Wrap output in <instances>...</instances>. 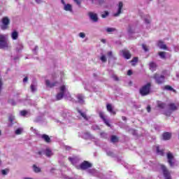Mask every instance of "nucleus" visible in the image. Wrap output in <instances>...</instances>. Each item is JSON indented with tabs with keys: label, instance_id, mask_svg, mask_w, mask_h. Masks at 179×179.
I'll list each match as a JSON object with an SVG mask.
<instances>
[{
	"label": "nucleus",
	"instance_id": "obj_27",
	"mask_svg": "<svg viewBox=\"0 0 179 179\" xmlns=\"http://www.w3.org/2000/svg\"><path fill=\"white\" fill-rule=\"evenodd\" d=\"M111 142H112L113 143H115L119 142V138H118V137L116 136L113 135V136H111Z\"/></svg>",
	"mask_w": 179,
	"mask_h": 179
},
{
	"label": "nucleus",
	"instance_id": "obj_56",
	"mask_svg": "<svg viewBox=\"0 0 179 179\" xmlns=\"http://www.w3.org/2000/svg\"><path fill=\"white\" fill-rule=\"evenodd\" d=\"M145 23L149 24V23H150V22L149 21V20H145Z\"/></svg>",
	"mask_w": 179,
	"mask_h": 179
},
{
	"label": "nucleus",
	"instance_id": "obj_26",
	"mask_svg": "<svg viewBox=\"0 0 179 179\" xmlns=\"http://www.w3.org/2000/svg\"><path fill=\"white\" fill-rule=\"evenodd\" d=\"M157 107L161 109H164V108L166 107V103L162 101H158Z\"/></svg>",
	"mask_w": 179,
	"mask_h": 179
},
{
	"label": "nucleus",
	"instance_id": "obj_16",
	"mask_svg": "<svg viewBox=\"0 0 179 179\" xmlns=\"http://www.w3.org/2000/svg\"><path fill=\"white\" fill-rule=\"evenodd\" d=\"M45 83L47 87H48L50 88H53L54 87H55L58 84V82H55V83H51L50 81H49V80H46L45 81Z\"/></svg>",
	"mask_w": 179,
	"mask_h": 179
},
{
	"label": "nucleus",
	"instance_id": "obj_7",
	"mask_svg": "<svg viewBox=\"0 0 179 179\" xmlns=\"http://www.w3.org/2000/svg\"><path fill=\"white\" fill-rule=\"evenodd\" d=\"M168 164H169L170 167L174 166V156L171 152H168L166 154Z\"/></svg>",
	"mask_w": 179,
	"mask_h": 179
},
{
	"label": "nucleus",
	"instance_id": "obj_47",
	"mask_svg": "<svg viewBox=\"0 0 179 179\" xmlns=\"http://www.w3.org/2000/svg\"><path fill=\"white\" fill-rule=\"evenodd\" d=\"M146 110H147V112L150 113V111H151V106H149V105L147 106Z\"/></svg>",
	"mask_w": 179,
	"mask_h": 179
},
{
	"label": "nucleus",
	"instance_id": "obj_29",
	"mask_svg": "<svg viewBox=\"0 0 179 179\" xmlns=\"http://www.w3.org/2000/svg\"><path fill=\"white\" fill-rule=\"evenodd\" d=\"M15 120V116L14 115H10L9 116V122L10 124L8 125V127H12L13 125V121Z\"/></svg>",
	"mask_w": 179,
	"mask_h": 179
},
{
	"label": "nucleus",
	"instance_id": "obj_46",
	"mask_svg": "<svg viewBox=\"0 0 179 179\" xmlns=\"http://www.w3.org/2000/svg\"><path fill=\"white\" fill-rule=\"evenodd\" d=\"M9 103L12 104V106H16V102L14 100H9Z\"/></svg>",
	"mask_w": 179,
	"mask_h": 179
},
{
	"label": "nucleus",
	"instance_id": "obj_57",
	"mask_svg": "<svg viewBox=\"0 0 179 179\" xmlns=\"http://www.w3.org/2000/svg\"><path fill=\"white\" fill-rule=\"evenodd\" d=\"M101 42L106 43V39H101Z\"/></svg>",
	"mask_w": 179,
	"mask_h": 179
},
{
	"label": "nucleus",
	"instance_id": "obj_60",
	"mask_svg": "<svg viewBox=\"0 0 179 179\" xmlns=\"http://www.w3.org/2000/svg\"><path fill=\"white\" fill-rule=\"evenodd\" d=\"M1 135V131L0 130V136Z\"/></svg>",
	"mask_w": 179,
	"mask_h": 179
},
{
	"label": "nucleus",
	"instance_id": "obj_23",
	"mask_svg": "<svg viewBox=\"0 0 179 179\" xmlns=\"http://www.w3.org/2000/svg\"><path fill=\"white\" fill-rule=\"evenodd\" d=\"M13 40H17L19 36V33L17 31H14L12 32V34L10 35Z\"/></svg>",
	"mask_w": 179,
	"mask_h": 179
},
{
	"label": "nucleus",
	"instance_id": "obj_18",
	"mask_svg": "<svg viewBox=\"0 0 179 179\" xmlns=\"http://www.w3.org/2000/svg\"><path fill=\"white\" fill-rule=\"evenodd\" d=\"M62 3L64 5V10L65 11H72V6L70 4H65V1L64 0H62Z\"/></svg>",
	"mask_w": 179,
	"mask_h": 179
},
{
	"label": "nucleus",
	"instance_id": "obj_4",
	"mask_svg": "<svg viewBox=\"0 0 179 179\" xmlns=\"http://www.w3.org/2000/svg\"><path fill=\"white\" fill-rule=\"evenodd\" d=\"M59 90H60V92L57 93L56 95L57 101L62 100V98H64L65 91L66 90V87H65L64 85H63L59 87Z\"/></svg>",
	"mask_w": 179,
	"mask_h": 179
},
{
	"label": "nucleus",
	"instance_id": "obj_43",
	"mask_svg": "<svg viewBox=\"0 0 179 179\" xmlns=\"http://www.w3.org/2000/svg\"><path fill=\"white\" fill-rule=\"evenodd\" d=\"M75 3H77V5L78 6L80 7V3H82V1H80V0H74Z\"/></svg>",
	"mask_w": 179,
	"mask_h": 179
},
{
	"label": "nucleus",
	"instance_id": "obj_44",
	"mask_svg": "<svg viewBox=\"0 0 179 179\" xmlns=\"http://www.w3.org/2000/svg\"><path fill=\"white\" fill-rule=\"evenodd\" d=\"M43 151L42 150L36 152V155H39L41 156V157L43 155Z\"/></svg>",
	"mask_w": 179,
	"mask_h": 179
},
{
	"label": "nucleus",
	"instance_id": "obj_30",
	"mask_svg": "<svg viewBox=\"0 0 179 179\" xmlns=\"http://www.w3.org/2000/svg\"><path fill=\"white\" fill-rule=\"evenodd\" d=\"M164 89H165V90H169V91H172V92H174L175 93H176V90H175L173 88H172V87H171L169 85H165Z\"/></svg>",
	"mask_w": 179,
	"mask_h": 179
},
{
	"label": "nucleus",
	"instance_id": "obj_36",
	"mask_svg": "<svg viewBox=\"0 0 179 179\" xmlns=\"http://www.w3.org/2000/svg\"><path fill=\"white\" fill-rule=\"evenodd\" d=\"M101 62H102L103 63H106V61H107L106 56L102 55V56L101 57Z\"/></svg>",
	"mask_w": 179,
	"mask_h": 179
},
{
	"label": "nucleus",
	"instance_id": "obj_48",
	"mask_svg": "<svg viewBox=\"0 0 179 179\" xmlns=\"http://www.w3.org/2000/svg\"><path fill=\"white\" fill-rule=\"evenodd\" d=\"M101 138H106L107 134L104 132L101 133Z\"/></svg>",
	"mask_w": 179,
	"mask_h": 179
},
{
	"label": "nucleus",
	"instance_id": "obj_22",
	"mask_svg": "<svg viewBox=\"0 0 179 179\" xmlns=\"http://www.w3.org/2000/svg\"><path fill=\"white\" fill-rule=\"evenodd\" d=\"M78 113H80V116L83 117L84 120L88 121V117L85 113H83L80 109H78Z\"/></svg>",
	"mask_w": 179,
	"mask_h": 179
},
{
	"label": "nucleus",
	"instance_id": "obj_62",
	"mask_svg": "<svg viewBox=\"0 0 179 179\" xmlns=\"http://www.w3.org/2000/svg\"><path fill=\"white\" fill-rule=\"evenodd\" d=\"M101 1H103V0H101V1H99V3H101Z\"/></svg>",
	"mask_w": 179,
	"mask_h": 179
},
{
	"label": "nucleus",
	"instance_id": "obj_63",
	"mask_svg": "<svg viewBox=\"0 0 179 179\" xmlns=\"http://www.w3.org/2000/svg\"><path fill=\"white\" fill-rule=\"evenodd\" d=\"M108 155H111V154L108 153Z\"/></svg>",
	"mask_w": 179,
	"mask_h": 179
},
{
	"label": "nucleus",
	"instance_id": "obj_11",
	"mask_svg": "<svg viewBox=\"0 0 179 179\" xmlns=\"http://www.w3.org/2000/svg\"><path fill=\"white\" fill-rule=\"evenodd\" d=\"M99 117H101V119H102V121L104 122V124H106L107 127H110V124L109 123V121L107 120L106 119V117H104L103 112H99Z\"/></svg>",
	"mask_w": 179,
	"mask_h": 179
},
{
	"label": "nucleus",
	"instance_id": "obj_8",
	"mask_svg": "<svg viewBox=\"0 0 179 179\" xmlns=\"http://www.w3.org/2000/svg\"><path fill=\"white\" fill-rule=\"evenodd\" d=\"M92 167V164L87 161L83 162V163H81L80 165V169L81 171H85L86 169H90Z\"/></svg>",
	"mask_w": 179,
	"mask_h": 179
},
{
	"label": "nucleus",
	"instance_id": "obj_3",
	"mask_svg": "<svg viewBox=\"0 0 179 179\" xmlns=\"http://www.w3.org/2000/svg\"><path fill=\"white\" fill-rule=\"evenodd\" d=\"M2 25L0 26L1 30H6L8 29V25L10 24V20L8 17H4L1 20Z\"/></svg>",
	"mask_w": 179,
	"mask_h": 179
},
{
	"label": "nucleus",
	"instance_id": "obj_54",
	"mask_svg": "<svg viewBox=\"0 0 179 179\" xmlns=\"http://www.w3.org/2000/svg\"><path fill=\"white\" fill-rule=\"evenodd\" d=\"M68 159H69L70 162H73V157H69V158H68Z\"/></svg>",
	"mask_w": 179,
	"mask_h": 179
},
{
	"label": "nucleus",
	"instance_id": "obj_55",
	"mask_svg": "<svg viewBox=\"0 0 179 179\" xmlns=\"http://www.w3.org/2000/svg\"><path fill=\"white\" fill-rule=\"evenodd\" d=\"M108 55L109 57H111L112 56V52H108Z\"/></svg>",
	"mask_w": 179,
	"mask_h": 179
},
{
	"label": "nucleus",
	"instance_id": "obj_42",
	"mask_svg": "<svg viewBox=\"0 0 179 179\" xmlns=\"http://www.w3.org/2000/svg\"><path fill=\"white\" fill-rule=\"evenodd\" d=\"M112 78L115 81H119V78L116 75H113Z\"/></svg>",
	"mask_w": 179,
	"mask_h": 179
},
{
	"label": "nucleus",
	"instance_id": "obj_24",
	"mask_svg": "<svg viewBox=\"0 0 179 179\" xmlns=\"http://www.w3.org/2000/svg\"><path fill=\"white\" fill-rule=\"evenodd\" d=\"M156 151H157V153H158L159 155H161V156L164 155V150H160V147L157 146L156 147Z\"/></svg>",
	"mask_w": 179,
	"mask_h": 179
},
{
	"label": "nucleus",
	"instance_id": "obj_51",
	"mask_svg": "<svg viewBox=\"0 0 179 179\" xmlns=\"http://www.w3.org/2000/svg\"><path fill=\"white\" fill-rule=\"evenodd\" d=\"M164 115H166V116H170L171 115V113H170V112H165Z\"/></svg>",
	"mask_w": 179,
	"mask_h": 179
},
{
	"label": "nucleus",
	"instance_id": "obj_39",
	"mask_svg": "<svg viewBox=\"0 0 179 179\" xmlns=\"http://www.w3.org/2000/svg\"><path fill=\"white\" fill-rule=\"evenodd\" d=\"M3 85V83H2V78H0V94L1 93Z\"/></svg>",
	"mask_w": 179,
	"mask_h": 179
},
{
	"label": "nucleus",
	"instance_id": "obj_35",
	"mask_svg": "<svg viewBox=\"0 0 179 179\" xmlns=\"http://www.w3.org/2000/svg\"><path fill=\"white\" fill-rule=\"evenodd\" d=\"M115 31H116V29H115V28H107L106 29V31L107 32H114Z\"/></svg>",
	"mask_w": 179,
	"mask_h": 179
},
{
	"label": "nucleus",
	"instance_id": "obj_25",
	"mask_svg": "<svg viewBox=\"0 0 179 179\" xmlns=\"http://www.w3.org/2000/svg\"><path fill=\"white\" fill-rule=\"evenodd\" d=\"M33 170H34V172H35L36 173H38L41 172V168L38 167L37 165H36V164L33 165Z\"/></svg>",
	"mask_w": 179,
	"mask_h": 179
},
{
	"label": "nucleus",
	"instance_id": "obj_28",
	"mask_svg": "<svg viewBox=\"0 0 179 179\" xmlns=\"http://www.w3.org/2000/svg\"><path fill=\"white\" fill-rule=\"evenodd\" d=\"M159 57H161L162 59H166V52H159L158 53Z\"/></svg>",
	"mask_w": 179,
	"mask_h": 179
},
{
	"label": "nucleus",
	"instance_id": "obj_33",
	"mask_svg": "<svg viewBox=\"0 0 179 179\" xmlns=\"http://www.w3.org/2000/svg\"><path fill=\"white\" fill-rule=\"evenodd\" d=\"M108 15H109L108 11H105L103 14H101V17L104 19V18H106Z\"/></svg>",
	"mask_w": 179,
	"mask_h": 179
},
{
	"label": "nucleus",
	"instance_id": "obj_32",
	"mask_svg": "<svg viewBox=\"0 0 179 179\" xmlns=\"http://www.w3.org/2000/svg\"><path fill=\"white\" fill-rule=\"evenodd\" d=\"M27 115V111L25 110H21L20 111V115L22 117H24L25 115Z\"/></svg>",
	"mask_w": 179,
	"mask_h": 179
},
{
	"label": "nucleus",
	"instance_id": "obj_1",
	"mask_svg": "<svg viewBox=\"0 0 179 179\" xmlns=\"http://www.w3.org/2000/svg\"><path fill=\"white\" fill-rule=\"evenodd\" d=\"M151 83H147L140 88V94L141 96H148L151 92Z\"/></svg>",
	"mask_w": 179,
	"mask_h": 179
},
{
	"label": "nucleus",
	"instance_id": "obj_13",
	"mask_svg": "<svg viewBox=\"0 0 179 179\" xmlns=\"http://www.w3.org/2000/svg\"><path fill=\"white\" fill-rule=\"evenodd\" d=\"M178 106H179V104L176 106L174 103L168 104V108L170 111H176Z\"/></svg>",
	"mask_w": 179,
	"mask_h": 179
},
{
	"label": "nucleus",
	"instance_id": "obj_20",
	"mask_svg": "<svg viewBox=\"0 0 179 179\" xmlns=\"http://www.w3.org/2000/svg\"><path fill=\"white\" fill-rule=\"evenodd\" d=\"M158 47L161 49V50H167V47L166 45L164 44L163 41H159L158 42Z\"/></svg>",
	"mask_w": 179,
	"mask_h": 179
},
{
	"label": "nucleus",
	"instance_id": "obj_49",
	"mask_svg": "<svg viewBox=\"0 0 179 179\" xmlns=\"http://www.w3.org/2000/svg\"><path fill=\"white\" fill-rule=\"evenodd\" d=\"M132 71L131 70H128V71H127V76H131L132 75Z\"/></svg>",
	"mask_w": 179,
	"mask_h": 179
},
{
	"label": "nucleus",
	"instance_id": "obj_45",
	"mask_svg": "<svg viewBox=\"0 0 179 179\" xmlns=\"http://www.w3.org/2000/svg\"><path fill=\"white\" fill-rule=\"evenodd\" d=\"M143 49L144 50V51L148 52V48L145 44H143Z\"/></svg>",
	"mask_w": 179,
	"mask_h": 179
},
{
	"label": "nucleus",
	"instance_id": "obj_31",
	"mask_svg": "<svg viewBox=\"0 0 179 179\" xmlns=\"http://www.w3.org/2000/svg\"><path fill=\"white\" fill-rule=\"evenodd\" d=\"M78 101L80 103H83L85 102V101H83V96L80 94L78 95Z\"/></svg>",
	"mask_w": 179,
	"mask_h": 179
},
{
	"label": "nucleus",
	"instance_id": "obj_15",
	"mask_svg": "<svg viewBox=\"0 0 179 179\" xmlns=\"http://www.w3.org/2000/svg\"><path fill=\"white\" fill-rule=\"evenodd\" d=\"M172 134L169 132H165L162 134V139L164 141H169L171 138Z\"/></svg>",
	"mask_w": 179,
	"mask_h": 179
},
{
	"label": "nucleus",
	"instance_id": "obj_19",
	"mask_svg": "<svg viewBox=\"0 0 179 179\" xmlns=\"http://www.w3.org/2000/svg\"><path fill=\"white\" fill-rule=\"evenodd\" d=\"M41 138L47 143H49L51 142L50 137H49V136L48 134H42Z\"/></svg>",
	"mask_w": 179,
	"mask_h": 179
},
{
	"label": "nucleus",
	"instance_id": "obj_12",
	"mask_svg": "<svg viewBox=\"0 0 179 179\" xmlns=\"http://www.w3.org/2000/svg\"><path fill=\"white\" fill-rule=\"evenodd\" d=\"M106 110L113 115H116V112L113 110V108L112 107V105L110 103L106 104Z\"/></svg>",
	"mask_w": 179,
	"mask_h": 179
},
{
	"label": "nucleus",
	"instance_id": "obj_6",
	"mask_svg": "<svg viewBox=\"0 0 179 179\" xmlns=\"http://www.w3.org/2000/svg\"><path fill=\"white\" fill-rule=\"evenodd\" d=\"M161 169L162 171V173H164V177L165 179H171V176H170V173L169 169L164 166V164H161Z\"/></svg>",
	"mask_w": 179,
	"mask_h": 179
},
{
	"label": "nucleus",
	"instance_id": "obj_50",
	"mask_svg": "<svg viewBox=\"0 0 179 179\" xmlns=\"http://www.w3.org/2000/svg\"><path fill=\"white\" fill-rule=\"evenodd\" d=\"M28 81V77H25L23 78V83H27Z\"/></svg>",
	"mask_w": 179,
	"mask_h": 179
},
{
	"label": "nucleus",
	"instance_id": "obj_59",
	"mask_svg": "<svg viewBox=\"0 0 179 179\" xmlns=\"http://www.w3.org/2000/svg\"><path fill=\"white\" fill-rule=\"evenodd\" d=\"M24 179H31V178H25Z\"/></svg>",
	"mask_w": 179,
	"mask_h": 179
},
{
	"label": "nucleus",
	"instance_id": "obj_61",
	"mask_svg": "<svg viewBox=\"0 0 179 179\" xmlns=\"http://www.w3.org/2000/svg\"><path fill=\"white\" fill-rule=\"evenodd\" d=\"M132 65H133V66H135L134 63H132Z\"/></svg>",
	"mask_w": 179,
	"mask_h": 179
},
{
	"label": "nucleus",
	"instance_id": "obj_14",
	"mask_svg": "<svg viewBox=\"0 0 179 179\" xmlns=\"http://www.w3.org/2000/svg\"><path fill=\"white\" fill-rule=\"evenodd\" d=\"M124 4L122 1L119 2V9L117 10V13H114V17H118L122 13V7Z\"/></svg>",
	"mask_w": 179,
	"mask_h": 179
},
{
	"label": "nucleus",
	"instance_id": "obj_34",
	"mask_svg": "<svg viewBox=\"0 0 179 179\" xmlns=\"http://www.w3.org/2000/svg\"><path fill=\"white\" fill-rule=\"evenodd\" d=\"M9 171L8 169H3L1 170V174L3 176H6L7 175V173Z\"/></svg>",
	"mask_w": 179,
	"mask_h": 179
},
{
	"label": "nucleus",
	"instance_id": "obj_17",
	"mask_svg": "<svg viewBox=\"0 0 179 179\" xmlns=\"http://www.w3.org/2000/svg\"><path fill=\"white\" fill-rule=\"evenodd\" d=\"M157 66L155 62H150V63H149V69H150V71H152V72L155 71L157 69Z\"/></svg>",
	"mask_w": 179,
	"mask_h": 179
},
{
	"label": "nucleus",
	"instance_id": "obj_37",
	"mask_svg": "<svg viewBox=\"0 0 179 179\" xmlns=\"http://www.w3.org/2000/svg\"><path fill=\"white\" fill-rule=\"evenodd\" d=\"M138 57H134L132 60H131V63H138Z\"/></svg>",
	"mask_w": 179,
	"mask_h": 179
},
{
	"label": "nucleus",
	"instance_id": "obj_9",
	"mask_svg": "<svg viewBox=\"0 0 179 179\" xmlns=\"http://www.w3.org/2000/svg\"><path fill=\"white\" fill-rule=\"evenodd\" d=\"M120 52L122 54V57H124L125 59H130V58H131V54L129 50H120Z\"/></svg>",
	"mask_w": 179,
	"mask_h": 179
},
{
	"label": "nucleus",
	"instance_id": "obj_40",
	"mask_svg": "<svg viewBox=\"0 0 179 179\" xmlns=\"http://www.w3.org/2000/svg\"><path fill=\"white\" fill-rule=\"evenodd\" d=\"M30 88H31V91L32 92H34L36 91V87H35L34 85H31Z\"/></svg>",
	"mask_w": 179,
	"mask_h": 179
},
{
	"label": "nucleus",
	"instance_id": "obj_38",
	"mask_svg": "<svg viewBox=\"0 0 179 179\" xmlns=\"http://www.w3.org/2000/svg\"><path fill=\"white\" fill-rule=\"evenodd\" d=\"M15 134L17 135L22 134V129H17V130H15Z\"/></svg>",
	"mask_w": 179,
	"mask_h": 179
},
{
	"label": "nucleus",
	"instance_id": "obj_2",
	"mask_svg": "<svg viewBox=\"0 0 179 179\" xmlns=\"http://www.w3.org/2000/svg\"><path fill=\"white\" fill-rule=\"evenodd\" d=\"M152 78L156 81V83L158 85H162L164 83L165 77L164 75H159L158 73H155L153 75Z\"/></svg>",
	"mask_w": 179,
	"mask_h": 179
},
{
	"label": "nucleus",
	"instance_id": "obj_21",
	"mask_svg": "<svg viewBox=\"0 0 179 179\" xmlns=\"http://www.w3.org/2000/svg\"><path fill=\"white\" fill-rule=\"evenodd\" d=\"M45 155H46L47 157H51V156L53 155V152H52L50 148H46V150H45Z\"/></svg>",
	"mask_w": 179,
	"mask_h": 179
},
{
	"label": "nucleus",
	"instance_id": "obj_53",
	"mask_svg": "<svg viewBox=\"0 0 179 179\" xmlns=\"http://www.w3.org/2000/svg\"><path fill=\"white\" fill-rule=\"evenodd\" d=\"M122 119L123 121H127V117L122 116Z\"/></svg>",
	"mask_w": 179,
	"mask_h": 179
},
{
	"label": "nucleus",
	"instance_id": "obj_52",
	"mask_svg": "<svg viewBox=\"0 0 179 179\" xmlns=\"http://www.w3.org/2000/svg\"><path fill=\"white\" fill-rule=\"evenodd\" d=\"M36 3L40 4L41 3V0H35Z\"/></svg>",
	"mask_w": 179,
	"mask_h": 179
},
{
	"label": "nucleus",
	"instance_id": "obj_5",
	"mask_svg": "<svg viewBox=\"0 0 179 179\" xmlns=\"http://www.w3.org/2000/svg\"><path fill=\"white\" fill-rule=\"evenodd\" d=\"M8 48L5 35H0V49Z\"/></svg>",
	"mask_w": 179,
	"mask_h": 179
},
{
	"label": "nucleus",
	"instance_id": "obj_58",
	"mask_svg": "<svg viewBox=\"0 0 179 179\" xmlns=\"http://www.w3.org/2000/svg\"><path fill=\"white\" fill-rule=\"evenodd\" d=\"M128 32H129V33H132V31H131V29H128Z\"/></svg>",
	"mask_w": 179,
	"mask_h": 179
},
{
	"label": "nucleus",
	"instance_id": "obj_10",
	"mask_svg": "<svg viewBox=\"0 0 179 179\" xmlns=\"http://www.w3.org/2000/svg\"><path fill=\"white\" fill-rule=\"evenodd\" d=\"M89 17L90 20L93 21V22L96 23L99 21L97 13H93L92 12H90L88 13Z\"/></svg>",
	"mask_w": 179,
	"mask_h": 179
},
{
	"label": "nucleus",
	"instance_id": "obj_41",
	"mask_svg": "<svg viewBox=\"0 0 179 179\" xmlns=\"http://www.w3.org/2000/svg\"><path fill=\"white\" fill-rule=\"evenodd\" d=\"M79 36L81 38H85V34L84 32H80Z\"/></svg>",
	"mask_w": 179,
	"mask_h": 179
}]
</instances>
